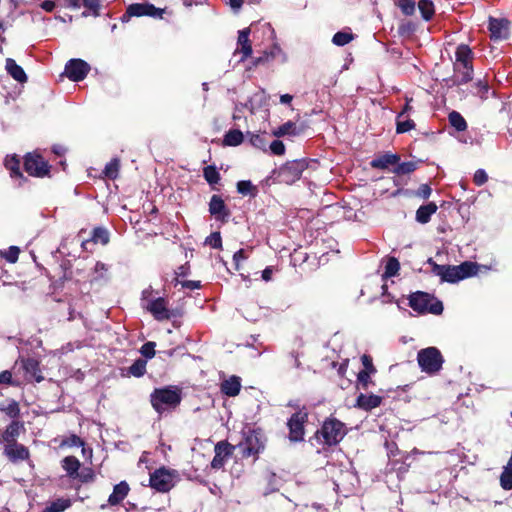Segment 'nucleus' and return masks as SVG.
<instances>
[{"mask_svg": "<svg viewBox=\"0 0 512 512\" xmlns=\"http://www.w3.org/2000/svg\"><path fill=\"white\" fill-rule=\"evenodd\" d=\"M348 430L345 423L335 417H327L321 427L316 430L313 438L322 445L323 448L337 446L347 435Z\"/></svg>", "mask_w": 512, "mask_h": 512, "instance_id": "nucleus-1", "label": "nucleus"}, {"mask_svg": "<svg viewBox=\"0 0 512 512\" xmlns=\"http://www.w3.org/2000/svg\"><path fill=\"white\" fill-rule=\"evenodd\" d=\"M455 63L453 65L455 76L452 84L456 86L467 84L473 79L474 53L467 44H460L455 51Z\"/></svg>", "mask_w": 512, "mask_h": 512, "instance_id": "nucleus-2", "label": "nucleus"}, {"mask_svg": "<svg viewBox=\"0 0 512 512\" xmlns=\"http://www.w3.org/2000/svg\"><path fill=\"white\" fill-rule=\"evenodd\" d=\"M267 438L261 428H249L243 432L242 440L235 445L243 459L252 457L257 461L266 448Z\"/></svg>", "mask_w": 512, "mask_h": 512, "instance_id": "nucleus-3", "label": "nucleus"}, {"mask_svg": "<svg viewBox=\"0 0 512 512\" xmlns=\"http://www.w3.org/2000/svg\"><path fill=\"white\" fill-rule=\"evenodd\" d=\"M181 400V390L172 386L156 388L150 395L151 405L159 414L177 408Z\"/></svg>", "mask_w": 512, "mask_h": 512, "instance_id": "nucleus-4", "label": "nucleus"}, {"mask_svg": "<svg viewBox=\"0 0 512 512\" xmlns=\"http://www.w3.org/2000/svg\"><path fill=\"white\" fill-rule=\"evenodd\" d=\"M409 306L419 314L440 315L443 312V303L434 295L423 291H416L409 296Z\"/></svg>", "mask_w": 512, "mask_h": 512, "instance_id": "nucleus-5", "label": "nucleus"}, {"mask_svg": "<svg viewBox=\"0 0 512 512\" xmlns=\"http://www.w3.org/2000/svg\"><path fill=\"white\" fill-rule=\"evenodd\" d=\"M307 167L308 162L306 159L287 161L278 169L272 171V178L279 183L291 185L301 178L302 173Z\"/></svg>", "mask_w": 512, "mask_h": 512, "instance_id": "nucleus-6", "label": "nucleus"}, {"mask_svg": "<svg viewBox=\"0 0 512 512\" xmlns=\"http://www.w3.org/2000/svg\"><path fill=\"white\" fill-rule=\"evenodd\" d=\"M479 265L476 262L464 261L460 265H443L439 273L442 282L457 283L463 279L476 275Z\"/></svg>", "mask_w": 512, "mask_h": 512, "instance_id": "nucleus-7", "label": "nucleus"}, {"mask_svg": "<svg viewBox=\"0 0 512 512\" xmlns=\"http://www.w3.org/2000/svg\"><path fill=\"white\" fill-rule=\"evenodd\" d=\"M417 362L422 372L434 375L442 369L444 358L438 348L431 346L418 352Z\"/></svg>", "mask_w": 512, "mask_h": 512, "instance_id": "nucleus-8", "label": "nucleus"}, {"mask_svg": "<svg viewBox=\"0 0 512 512\" xmlns=\"http://www.w3.org/2000/svg\"><path fill=\"white\" fill-rule=\"evenodd\" d=\"M177 480L178 472L163 466L150 474L149 484L157 492L166 493L175 486Z\"/></svg>", "mask_w": 512, "mask_h": 512, "instance_id": "nucleus-9", "label": "nucleus"}, {"mask_svg": "<svg viewBox=\"0 0 512 512\" xmlns=\"http://www.w3.org/2000/svg\"><path fill=\"white\" fill-rule=\"evenodd\" d=\"M309 413L305 407H302L287 421V427L289 429L288 438L291 442L297 443L304 440L305 436V424L308 422Z\"/></svg>", "mask_w": 512, "mask_h": 512, "instance_id": "nucleus-10", "label": "nucleus"}, {"mask_svg": "<svg viewBox=\"0 0 512 512\" xmlns=\"http://www.w3.org/2000/svg\"><path fill=\"white\" fill-rule=\"evenodd\" d=\"M511 22L507 18L489 16L488 30L492 41L506 40L510 37Z\"/></svg>", "mask_w": 512, "mask_h": 512, "instance_id": "nucleus-11", "label": "nucleus"}, {"mask_svg": "<svg viewBox=\"0 0 512 512\" xmlns=\"http://www.w3.org/2000/svg\"><path fill=\"white\" fill-rule=\"evenodd\" d=\"M49 164L38 154L29 153L24 160L25 171L35 177H44L49 173Z\"/></svg>", "mask_w": 512, "mask_h": 512, "instance_id": "nucleus-12", "label": "nucleus"}, {"mask_svg": "<svg viewBox=\"0 0 512 512\" xmlns=\"http://www.w3.org/2000/svg\"><path fill=\"white\" fill-rule=\"evenodd\" d=\"M236 449L235 445H232L227 440H222L216 443L214 447L215 455L211 461V468L215 470L222 469L226 461L233 455Z\"/></svg>", "mask_w": 512, "mask_h": 512, "instance_id": "nucleus-13", "label": "nucleus"}, {"mask_svg": "<svg viewBox=\"0 0 512 512\" xmlns=\"http://www.w3.org/2000/svg\"><path fill=\"white\" fill-rule=\"evenodd\" d=\"M89 71L90 66L81 59H71L65 65L66 76L74 82L83 80Z\"/></svg>", "mask_w": 512, "mask_h": 512, "instance_id": "nucleus-14", "label": "nucleus"}, {"mask_svg": "<svg viewBox=\"0 0 512 512\" xmlns=\"http://www.w3.org/2000/svg\"><path fill=\"white\" fill-rule=\"evenodd\" d=\"M165 9L157 8L149 2L130 4V17L149 16L152 18H162Z\"/></svg>", "mask_w": 512, "mask_h": 512, "instance_id": "nucleus-15", "label": "nucleus"}, {"mask_svg": "<svg viewBox=\"0 0 512 512\" xmlns=\"http://www.w3.org/2000/svg\"><path fill=\"white\" fill-rule=\"evenodd\" d=\"M209 213L215 217L217 221L226 223L230 217V210L220 195L214 194L210 198Z\"/></svg>", "mask_w": 512, "mask_h": 512, "instance_id": "nucleus-16", "label": "nucleus"}, {"mask_svg": "<svg viewBox=\"0 0 512 512\" xmlns=\"http://www.w3.org/2000/svg\"><path fill=\"white\" fill-rule=\"evenodd\" d=\"M20 364L28 381L41 382L44 377L41 374L40 363L35 358H21L16 362Z\"/></svg>", "mask_w": 512, "mask_h": 512, "instance_id": "nucleus-17", "label": "nucleus"}, {"mask_svg": "<svg viewBox=\"0 0 512 512\" xmlns=\"http://www.w3.org/2000/svg\"><path fill=\"white\" fill-rule=\"evenodd\" d=\"M25 431L24 423L20 420L11 421L0 435V444L9 445L17 443L21 432Z\"/></svg>", "mask_w": 512, "mask_h": 512, "instance_id": "nucleus-18", "label": "nucleus"}, {"mask_svg": "<svg viewBox=\"0 0 512 512\" xmlns=\"http://www.w3.org/2000/svg\"><path fill=\"white\" fill-rule=\"evenodd\" d=\"M149 311L153 317L158 321L169 320L171 312L167 308V301L163 297H158L149 303Z\"/></svg>", "mask_w": 512, "mask_h": 512, "instance_id": "nucleus-19", "label": "nucleus"}, {"mask_svg": "<svg viewBox=\"0 0 512 512\" xmlns=\"http://www.w3.org/2000/svg\"><path fill=\"white\" fill-rule=\"evenodd\" d=\"M4 454L12 462L27 460L30 456L28 448L18 442L4 445Z\"/></svg>", "mask_w": 512, "mask_h": 512, "instance_id": "nucleus-20", "label": "nucleus"}, {"mask_svg": "<svg viewBox=\"0 0 512 512\" xmlns=\"http://www.w3.org/2000/svg\"><path fill=\"white\" fill-rule=\"evenodd\" d=\"M382 401L383 397L380 395L360 393L356 398L355 407L368 412L379 407Z\"/></svg>", "mask_w": 512, "mask_h": 512, "instance_id": "nucleus-21", "label": "nucleus"}, {"mask_svg": "<svg viewBox=\"0 0 512 512\" xmlns=\"http://www.w3.org/2000/svg\"><path fill=\"white\" fill-rule=\"evenodd\" d=\"M249 35H250V28H245L238 32V40H237L238 47L235 50V53L242 54L240 61L246 60L252 54L253 50H252L251 41L249 39Z\"/></svg>", "mask_w": 512, "mask_h": 512, "instance_id": "nucleus-22", "label": "nucleus"}, {"mask_svg": "<svg viewBox=\"0 0 512 512\" xmlns=\"http://www.w3.org/2000/svg\"><path fill=\"white\" fill-rule=\"evenodd\" d=\"M128 495V483L126 481H121L119 484L114 486L113 492L108 498L106 504H102L100 509L104 510L108 506H117L119 505L125 497Z\"/></svg>", "mask_w": 512, "mask_h": 512, "instance_id": "nucleus-23", "label": "nucleus"}, {"mask_svg": "<svg viewBox=\"0 0 512 512\" xmlns=\"http://www.w3.org/2000/svg\"><path fill=\"white\" fill-rule=\"evenodd\" d=\"M400 161V155L391 152H385L370 162V166L375 169L386 170L390 166L395 167Z\"/></svg>", "mask_w": 512, "mask_h": 512, "instance_id": "nucleus-24", "label": "nucleus"}, {"mask_svg": "<svg viewBox=\"0 0 512 512\" xmlns=\"http://www.w3.org/2000/svg\"><path fill=\"white\" fill-rule=\"evenodd\" d=\"M221 392L228 397H235L241 390V379L238 376H231L224 380L220 386Z\"/></svg>", "mask_w": 512, "mask_h": 512, "instance_id": "nucleus-25", "label": "nucleus"}, {"mask_svg": "<svg viewBox=\"0 0 512 512\" xmlns=\"http://www.w3.org/2000/svg\"><path fill=\"white\" fill-rule=\"evenodd\" d=\"M109 242V233L106 229L98 227L93 230L92 237L89 240H85L82 242V248L84 250H89L90 244H102L106 245Z\"/></svg>", "mask_w": 512, "mask_h": 512, "instance_id": "nucleus-26", "label": "nucleus"}, {"mask_svg": "<svg viewBox=\"0 0 512 512\" xmlns=\"http://www.w3.org/2000/svg\"><path fill=\"white\" fill-rule=\"evenodd\" d=\"M6 71L7 73L17 82L24 83L27 81V75L23 68L19 66L14 59L8 58L6 60Z\"/></svg>", "mask_w": 512, "mask_h": 512, "instance_id": "nucleus-27", "label": "nucleus"}, {"mask_svg": "<svg viewBox=\"0 0 512 512\" xmlns=\"http://www.w3.org/2000/svg\"><path fill=\"white\" fill-rule=\"evenodd\" d=\"M438 207L434 202H429L426 205H421L416 211V220L421 224H426L430 221L431 216L436 213Z\"/></svg>", "mask_w": 512, "mask_h": 512, "instance_id": "nucleus-28", "label": "nucleus"}, {"mask_svg": "<svg viewBox=\"0 0 512 512\" xmlns=\"http://www.w3.org/2000/svg\"><path fill=\"white\" fill-rule=\"evenodd\" d=\"M61 464L67 475L70 478L76 479V475L81 466L79 459L75 456H67L61 461Z\"/></svg>", "mask_w": 512, "mask_h": 512, "instance_id": "nucleus-29", "label": "nucleus"}, {"mask_svg": "<svg viewBox=\"0 0 512 512\" xmlns=\"http://www.w3.org/2000/svg\"><path fill=\"white\" fill-rule=\"evenodd\" d=\"M448 121L451 127H453L457 132H464L467 130L468 125L466 120L456 110H453L448 114Z\"/></svg>", "mask_w": 512, "mask_h": 512, "instance_id": "nucleus-30", "label": "nucleus"}, {"mask_svg": "<svg viewBox=\"0 0 512 512\" xmlns=\"http://www.w3.org/2000/svg\"><path fill=\"white\" fill-rule=\"evenodd\" d=\"M417 6L423 20L430 21L433 18L435 6L432 0H419Z\"/></svg>", "mask_w": 512, "mask_h": 512, "instance_id": "nucleus-31", "label": "nucleus"}, {"mask_svg": "<svg viewBox=\"0 0 512 512\" xmlns=\"http://www.w3.org/2000/svg\"><path fill=\"white\" fill-rule=\"evenodd\" d=\"M300 134V130L297 129L296 124L292 121H287L277 129L273 131L275 137H283L286 135L296 136Z\"/></svg>", "mask_w": 512, "mask_h": 512, "instance_id": "nucleus-32", "label": "nucleus"}, {"mask_svg": "<svg viewBox=\"0 0 512 512\" xmlns=\"http://www.w3.org/2000/svg\"><path fill=\"white\" fill-rule=\"evenodd\" d=\"M71 506L70 499L58 498L50 503L43 509L42 512H63Z\"/></svg>", "mask_w": 512, "mask_h": 512, "instance_id": "nucleus-33", "label": "nucleus"}, {"mask_svg": "<svg viewBox=\"0 0 512 512\" xmlns=\"http://www.w3.org/2000/svg\"><path fill=\"white\" fill-rule=\"evenodd\" d=\"M244 136L243 133L238 129L229 130L223 139V144L225 146H238L243 142Z\"/></svg>", "mask_w": 512, "mask_h": 512, "instance_id": "nucleus-34", "label": "nucleus"}, {"mask_svg": "<svg viewBox=\"0 0 512 512\" xmlns=\"http://www.w3.org/2000/svg\"><path fill=\"white\" fill-rule=\"evenodd\" d=\"M0 411L5 413L12 421L19 420L20 407L18 402L13 399L9 400L7 405H0Z\"/></svg>", "mask_w": 512, "mask_h": 512, "instance_id": "nucleus-35", "label": "nucleus"}, {"mask_svg": "<svg viewBox=\"0 0 512 512\" xmlns=\"http://www.w3.org/2000/svg\"><path fill=\"white\" fill-rule=\"evenodd\" d=\"M473 94L480 97L482 100L488 99V93L490 91L489 82L484 77L483 79L477 80L473 85Z\"/></svg>", "mask_w": 512, "mask_h": 512, "instance_id": "nucleus-36", "label": "nucleus"}, {"mask_svg": "<svg viewBox=\"0 0 512 512\" xmlns=\"http://www.w3.org/2000/svg\"><path fill=\"white\" fill-rule=\"evenodd\" d=\"M203 177L209 185L218 184L221 176L216 166L208 165L203 168Z\"/></svg>", "mask_w": 512, "mask_h": 512, "instance_id": "nucleus-37", "label": "nucleus"}, {"mask_svg": "<svg viewBox=\"0 0 512 512\" xmlns=\"http://www.w3.org/2000/svg\"><path fill=\"white\" fill-rule=\"evenodd\" d=\"M418 165L415 161H407L396 164V166L391 170L396 175H407L414 172L417 169Z\"/></svg>", "mask_w": 512, "mask_h": 512, "instance_id": "nucleus-38", "label": "nucleus"}, {"mask_svg": "<svg viewBox=\"0 0 512 512\" xmlns=\"http://www.w3.org/2000/svg\"><path fill=\"white\" fill-rule=\"evenodd\" d=\"M120 168V161L117 158L112 159L109 163L106 164L102 174L105 178L115 179L118 175Z\"/></svg>", "mask_w": 512, "mask_h": 512, "instance_id": "nucleus-39", "label": "nucleus"}, {"mask_svg": "<svg viewBox=\"0 0 512 512\" xmlns=\"http://www.w3.org/2000/svg\"><path fill=\"white\" fill-rule=\"evenodd\" d=\"M5 167L10 171L11 177H22V173L20 172V161L16 157H7L5 159Z\"/></svg>", "mask_w": 512, "mask_h": 512, "instance_id": "nucleus-40", "label": "nucleus"}, {"mask_svg": "<svg viewBox=\"0 0 512 512\" xmlns=\"http://www.w3.org/2000/svg\"><path fill=\"white\" fill-rule=\"evenodd\" d=\"M354 39L351 32L338 31L333 35L332 43L336 46H345Z\"/></svg>", "mask_w": 512, "mask_h": 512, "instance_id": "nucleus-41", "label": "nucleus"}, {"mask_svg": "<svg viewBox=\"0 0 512 512\" xmlns=\"http://www.w3.org/2000/svg\"><path fill=\"white\" fill-rule=\"evenodd\" d=\"M147 360L144 358H139L134 361L132 365H130V375L135 377H141L146 372Z\"/></svg>", "mask_w": 512, "mask_h": 512, "instance_id": "nucleus-42", "label": "nucleus"}, {"mask_svg": "<svg viewBox=\"0 0 512 512\" xmlns=\"http://www.w3.org/2000/svg\"><path fill=\"white\" fill-rule=\"evenodd\" d=\"M237 192L242 195L255 196L256 187L252 184L250 180H241L237 182Z\"/></svg>", "mask_w": 512, "mask_h": 512, "instance_id": "nucleus-43", "label": "nucleus"}, {"mask_svg": "<svg viewBox=\"0 0 512 512\" xmlns=\"http://www.w3.org/2000/svg\"><path fill=\"white\" fill-rule=\"evenodd\" d=\"M400 263L395 257H390L385 266V277H393L398 274Z\"/></svg>", "mask_w": 512, "mask_h": 512, "instance_id": "nucleus-44", "label": "nucleus"}, {"mask_svg": "<svg viewBox=\"0 0 512 512\" xmlns=\"http://www.w3.org/2000/svg\"><path fill=\"white\" fill-rule=\"evenodd\" d=\"M370 373H367L366 371H360L357 374V388L362 390H367L371 384H374V382L371 379Z\"/></svg>", "mask_w": 512, "mask_h": 512, "instance_id": "nucleus-45", "label": "nucleus"}, {"mask_svg": "<svg viewBox=\"0 0 512 512\" xmlns=\"http://www.w3.org/2000/svg\"><path fill=\"white\" fill-rule=\"evenodd\" d=\"M397 6L404 15L411 16L415 13L416 2L415 0H398Z\"/></svg>", "mask_w": 512, "mask_h": 512, "instance_id": "nucleus-46", "label": "nucleus"}, {"mask_svg": "<svg viewBox=\"0 0 512 512\" xmlns=\"http://www.w3.org/2000/svg\"><path fill=\"white\" fill-rule=\"evenodd\" d=\"M416 126L415 122L412 119L401 120V118L396 117V132L398 134L406 133Z\"/></svg>", "mask_w": 512, "mask_h": 512, "instance_id": "nucleus-47", "label": "nucleus"}, {"mask_svg": "<svg viewBox=\"0 0 512 512\" xmlns=\"http://www.w3.org/2000/svg\"><path fill=\"white\" fill-rule=\"evenodd\" d=\"M82 5L89 10V13L83 12L84 16L92 14L97 16L99 14L100 9V0H82Z\"/></svg>", "mask_w": 512, "mask_h": 512, "instance_id": "nucleus-48", "label": "nucleus"}, {"mask_svg": "<svg viewBox=\"0 0 512 512\" xmlns=\"http://www.w3.org/2000/svg\"><path fill=\"white\" fill-rule=\"evenodd\" d=\"M500 485L504 490L512 489V469L506 468L500 476Z\"/></svg>", "mask_w": 512, "mask_h": 512, "instance_id": "nucleus-49", "label": "nucleus"}, {"mask_svg": "<svg viewBox=\"0 0 512 512\" xmlns=\"http://www.w3.org/2000/svg\"><path fill=\"white\" fill-rule=\"evenodd\" d=\"M155 347L156 343L152 341H148L142 345L140 353L144 359H151L155 356Z\"/></svg>", "mask_w": 512, "mask_h": 512, "instance_id": "nucleus-50", "label": "nucleus"}, {"mask_svg": "<svg viewBox=\"0 0 512 512\" xmlns=\"http://www.w3.org/2000/svg\"><path fill=\"white\" fill-rule=\"evenodd\" d=\"M207 244H209L214 249H220L222 248V238L220 232H212L205 241Z\"/></svg>", "mask_w": 512, "mask_h": 512, "instance_id": "nucleus-51", "label": "nucleus"}, {"mask_svg": "<svg viewBox=\"0 0 512 512\" xmlns=\"http://www.w3.org/2000/svg\"><path fill=\"white\" fill-rule=\"evenodd\" d=\"M361 362L363 364V369L361 371H366L370 374H375L377 372L376 367L373 364L372 357L368 354H363L361 356Z\"/></svg>", "mask_w": 512, "mask_h": 512, "instance_id": "nucleus-52", "label": "nucleus"}, {"mask_svg": "<svg viewBox=\"0 0 512 512\" xmlns=\"http://www.w3.org/2000/svg\"><path fill=\"white\" fill-rule=\"evenodd\" d=\"M95 474L91 468H84L80 472L78 471L76 479L82 483H89L94 480Z\"/></svg>", "mask_w": 512, "mask_h": 512, "instance_id": "nucleus-53", "label": "nucleus"}, {"mask_svg": "<svg viewBox=\"0 0 512 512\" xmlns=\"http://www.w3.org/2000/svg\"><path fill=\"white\" fill-rule=\"evenodd\" d=\"M61 445L68 447H80L83 445V441L80 437L73 434L67 437L66 439L62 440Z\"/></svg>", "mask_w": 512, "mask_h": 512, "instance_id": "nucleus-54", "label": "nucleus"}, {"mask_svg": "<svg viewBox=\"0 0 512 512\" xmlns=\"http://www.w3.org/2000/svg\"><path fill=\"white\" fill-rule=\"evenodd\" d=\"M487 180H488V175L484 169L476 170L474 177H473V182L475 185L482 186L487 182Z\"/></svg>", "mask_w": 512, "mask_h": 512, "instance_id": "nucleus-55", "label": "nucleus"}, {"mask_svg": "<svg viewBox=\"0 0 512 512\" xmlns=\"http://www.w3.org/2000/svg\"><path fill=\"white\" fill-rule=\"evenodd\" d=\"M432 193V189L429 184H421L415 192V196L424 200L428 199Z\"/></svg>", "mask_w": 512, "mask_h": 512, "instance_id": "nucleus-56", "label": "nucleus"}, {"mask_svg": "<svg viewBox=\"0 0 512 512\" xmlns=\"http://www.w3.org/2000/svg\"><path fill=\"white\" fill-rule=\"evenodd\" d=\"M270 150L274 155L281 156L285 153V145L281 140H274L270 144Z\"/></svg>", "mask_w": 512, "mask_h": 512, "instance_id": "nucleus-57", "label": "nucleus"}, {"mask_svg": "<svg viewBox=\"0 0 512 512\" xmlns=\"http://www.w3.org/2000/svg\"><path fill=\"white\" fill-rule=\"evenodd\" d=\"M0 384H6V385H18L13 381L12 373L8 370L2 371L0 373Z\"/></svg>", "mask_w": 512, "mask_h": 512, "instance_id": "nucleus-58", "label": "nucleus"}, {"mask_svg": "<svg viewBox=\"0 0 512 512\" xmlns=\"http://www.w3.org/2000/svg\"><path fill=\"white\" fill-rule=\"evenodd\" d=\"M19 249L15 246H11L5 254V258L10 263H15L18 260Z\"/></svg>", "mask_w": 512, "mask_h": 512, "instance_id": "nucleus-59", "label": "nucleus"}, {"mask_svg": "<svg viewBox=\"0 0 512 512\" xmlns=\"http://www.w3.org/2000/svg\"><path fill=\"white\" fill-rule=\"evenodd\" d=\"M246 258H247V255H246V252L244 249H239L238 251H236L234 253L233 260L235 262L237 270L239 269V262L242 260H245Z\"/></svg>", "mask_w": 512, "mask_h": 512, "instance_id": "nucleus-60", "label": "nucleus"}, {"mask_svg": "<svg viewBox=\"0 0 512 512\" xmlns=\"http://www.w3.org/2000/svg\"><path fill=\"white\" fill-rule=\"evenodd\" d=\"M181 285H182L183 288L194 290V289H199L201 287V282L200 281L187 280V281H181Z\"/></svg>", "mask_w": 512, "mask_h": 512, "instance_id": "nucleus-61", "label": "nucleus"}, {"mask_svg": "<svg viewBox=\"0 0 512 512\" xmlns=\"http://www.w3.org/2000/svg\"><path fill=\"white\" fill-rule=\"evenodd\" d=\"M427 263L431 266V272L438 276L440 271L442 270L443 265L437 264L432 258L427 260Z\"/></svg>", "mask_w": 512, "mask_h": 512, "instance_id": "nucleus-62", "label": "nucleus"}, {"mask_svg": "<svg viewBox=\"0 0 512 512\" xmlns=\"http://www.w3.org/2000/svg\"><path fill=\"white\" fill-rule=\"evenodd\" d=\"M427 263L431 266V272L438 276L440 271L442 270L443 265L437 264L432 258L427 260Z\"/></svg>", "mask_w": 512, "mask_h": 512, "instance_id": "nucleus-63", "label": "nucleus"}, {"mask_svg": "<svg viewBox=\"0 0 512 512\" xmlns=\"http://www.w3.org/2000/svg\"><path fill=\"white\" fill-rule=\"evenodd\" d=\"M250 142L253 146L261 148L265 145L263 138L260 135H252L250 138Z\"/></svg>", "mask_w": 512, "mask_h": 512, "instance_id": "nucleus-64", "label": "nucleus"}]
</instances>
